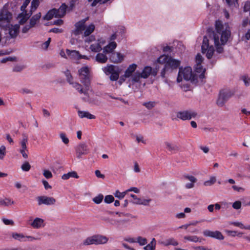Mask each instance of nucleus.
<instances>
[{"label": "nucleus", "instance_id": "obj_46", "mask_svg": "<svg viewBox=\"0 0 250 250\" xmlns=\"http://www.w3.org/2000/svg\"><path fill=\"white\" fill-rule=\"evenodd\" d=\"M25 68V66L22 65L17 64L13 68V71L15 72H20Z\"/></svg>", "mask_w": 250, "mask_h": 250}, {"label": "nucleus", "instance_id": "obj_3", "mask_svg": "<svg viewBox=\"0 0 250 250\" xmlns=\"http://www.w3.org/2000/svg\"><path fill=\"white\" fill-rule=\"evenodd\" d=\"M88 20V17H87L76 22L75 24V29L72 31V33L76 36L82 34L83 31V38L89 36L94 32L95 26L93 23L86 26L85 23Z\"/></svg>", "mask_w": 250, "mask_h": 250}, {"label": "nucleus", "instance_id": "obj_57", "mask_svg": "<svg viewBox=\"0 0 250 250\" xmlns=\"http://www.w3.org/2000/svg\"><path fill=\"white\" fill-rule=\"evenodd\" d=\"M241 202L240 201H235L232 204V207L236 209H239L241 208Z\"/></svg>", "mask_w": 250, "mask_h": 250}, {"label": "nucleus", "instance_id": "obj_47", "mask_svg": "<svg viewBox=\"0 0 250 250\" xmlns=\"http://www.w3.org/2000/svg\"><path fill=\"white\" fill-rule=\"evenodd\" d=\"M60 137L64 144L67 145L69 143V139L67 137V136L65 133H60Z\"/></svg>", "mask_w": 250, "mask_h": 250}, {"label": "nucleus", "instance_id": "obj_6", "mask_svg": "<svg viewBox=\"0 0 250 250\" xmlns=\"http://www.w3.org/2000/svg\"><path fill=\"white\" fill-rule=\"evenodd\" d=\"M108 238L105 236L97 234L87 237L83 240L82 245L89 246L91 245H102L106 244Z\"/></svg>", "mask_w": 250, "mask_h": 250}, {"label": "nucleus", "instance_id": "obj_55", "mask_svg": "<svg viewBox=\"0 0 250 250\" xmlns=\"http://www.w3.org/2000/svg\"><path fill=\"white\" fill-rule=\"evenodd\" d=\"M43 175L47 179L51 178L53 177L52 173L48 170H44Z\"/></svg>", "mask_w": 250, "mask_h": 250}, {"label": "nucleus", "instance_id": "obj_14", "mask_svg": "<svg viewBox=\"0 0 250 250\" xmlns=\"http://www.w3.org/2000/svg\"><path fill=\"white\" fill-rule=\"evenodd\" d=\"M77 157L79 158H81L83 155H86L89 152L88 146L85 143H81L79 144L76 147Z\"/></svg>", "mask_w": 250, "mask_h": 250}, {"label": "nucleus", "instance_id": "obj_17", "mask_svg": "<svg viewBox=\"0 0 250 250\" xmlns=\"http://www.w3.org/2000/svg\"><path fill=\"white\" fill-rule=\"evenodd\" d=\"M158 71L157 69H153L152 67L150 66H146L143 69L142 72L141 73L142 75V78L146 79L150 75L155 76L157 74Z\"/></svg>", "mask_w": 250, "mask_h": 250}, {"label": "nucleus", "instance_id": "obj_26", "mask_svg": "<svg viewBox=\"0 0 250 250\" xmlns=\"http://www.w3.org/2000/svg\"><path fill=\"white\" fill-rule=\"evenodd\" d=\"M137 68V65L133 63L130 65L127 69L125 70L124 74V77L129 78L132 76L133 73L135 71Z\"/></svg>", "mask_w": 250, "mask_h": 250}, {"label": "nucleus", "instance_id": "obj_7", "mask_svg": "<svg viewBox=\"0 0 250 250\" xmlns=\"http://www.w3.org/2000/svg\"><path fill=\"white\" fill-rule=\"evenodd\" d=\"M5 28V36L3 37V40H4L5 43H8L10 39H14L17 36L19 32L20 25L9 24Z\"/></svg>", "mask_w": 250, "mask_h": 250}, {"label": "nucleus", "instance_id": "obj_59", "mask_svg": "<svg viewBox=\"0 0 250 250\" xmlns=\"http://www.w3.org/2000/svg\"><path fill=\"white\" fill-rule=\"evenodd\" d=\"M230 224L234 225V226L238 227L241 229H244L245 226L243 225V224L241 222H233L230 223Z\"/></svg>", "mask_w": 250, "mask_h": 250}, {"label": "nucleus", "instance_id": "obj_40", "mask_svg": "<svg viewBox=\"0 0 250 250\" xmlns=\"http://www.w3.org/2000/svg\"><path fill=\"white\" fill-rule=\"evenodd\" d=\"M104 199V196L102 194H99L92 199V201L96 204H100Z\"/></svg>", "mask_w": 250, "mask_h": 250}, {"label": "nucleus", "instance_id": "obj_27", "mask_svg": "<svg viewBox=\"0 0 250 250\" xmlns=\"http://www.w3.org/2000/svg\"><path fill=\"white\" fill-rule=\"evenodd\" d=\"M195 71L196 73L200 74L199 75L197 74V77L199 76L200 79L204 78L206 70L203 68L201 63L195 64Z\"/></svg>", "mask_w": 250, "mask_h": 250}, {"label": "nucleus", "instance_id": "obj_30", "mask_svg": "<svg viewBox=\"0 0 250 250\" xmlns=\"http://www.w3.org/2000/svg\"><path fill=\"white\" fill-rule=\"evenodd\" d=\"M184 239L186 240H188V241L192 242H195V243H196V242L202 243V241L205 240L203 238L199 237L196 235L185 236L184 237Z\"/></svg>", "mask_w": 250, "mask_h": 250}, {"label": "nucleus", "instance_id": "obj_60", "mask_svg": "<svg viewBox=\"0 0 250 250\" xmlns=\"http://www.w3.org/2000/svg\"><path fill=\"white\" fill-rule=\"evenodd\" d=\"M203 61V58L202 56L200 54H198L195 58L196 64L202 63Z\"/></svg>", "mask_w": 250, "mask_h": 250}, {"label": "nucleus", "instance_id": "obj_15", "mask_svg": "<svg viewBox=\"0 0 250 250\" xmlns=\"http://www.w3.org/2000/svg\"><path fill=\"white\" fill-rule=\"evenodd\" d=\"M67 73H68L67 77L66 78L67 82L72 85V86L76 89L80 94H81V92H83L82 90V85L79 83L78 82H74L73 81V78L72 75L70 74V72L69 70H67Z\"/></svg>", "mask_w": 250, "mask_h": 250}, {"label": "nucleus", "instance_id": "obj_22", "mask_svg": "<svg viewBox=\"0 0 250 250\" xmlns=\"http://www.w3.org/2000/svg\"><path fill=\"white\" fill-rule=\"evenodd\" d=\"M130 196L133 199V203L139 205H148L151 201V199H145L137 198L135 195L131 194Z\"/></svg>", "mask_w": 250, "mask_h": 250}, {"label": "nucleus", "instance_id": "obj_54", "mask_svg": "<svg viewBox=\"0 0 250 250\" xmlns=\"http://www.w3.org/2000/svg\"><path fill=\"white\" fill-rule=\"evenodd\" d=\"M2 221L5 225L13 226L14 225V221L11 219L2 218Z\"/></svg>", "mask_w": 250, "mask_h": 250}, {"label": "nucleus", "instance_id": "obj_51", "mask_svg": "<svg viewBox=\"0 0 250 250\" xmlns=\"http://www.w3.org/2000/svg\"><path fill=\"white\" fill-rule=\"evenodd\" d=\"M114 197L111 195H108L105 196L104 199L105 203H106L107 204L111 203L112 202H113L114 201Z\"/></svg>", "mask_w": 250, "mask_h": 250}, {"label": "nucleus", "instance_id": "obj_41", "mask_svg": "<svg viewBox=\"0 0 250 250\" xmlns=\"http://www.w3.org/2000/svg\"><path fill=\"white\" fill-rule=\"evenodd\" d=\"M141 73H135L131 78V81L133 83H138L140 81V78H142Z\"/></svg>", "mask_w": 250, "mask_h": 250}, {"label": "nucleus", "instance_id": "obj_19", "mask_svg": "<svg viewBox=\"0 0 250 250\" xmlns=\"http://www.w3.org/2000/svg\"><path fill=\"white\" fill-rule=\"evenodd\" d=\"M125 58L124 55L117 52H113L110 56V61L115 63L122 62Z\"/></svg>", "mask_w": 250, "mask_h": 250}, {"label": "nucleus", "instance_id": "obj_1", "mask_svg": "<svg viewBox=\"0 0 250 250\" xmlns=\"http://www.w3.org/2000/svg\"><path fill=\"white\" fill-rule=\"evenodd\" d=\"M215 27L214 31L208 32V37H204L201 47L202 52L206 54L208 59L212 58L215 51L211 43L213 42L217 52L221 53L223 51L222 46L227 42L231 35L230 27L227 23H223L221 21H217L215 22Z\"/></svg>", "mask_w": 250, "mask_h": 250}, {"label": "nucleus", "instance_id": "obj_31", "mask_svg": "<svg viewBox=\"0 0 250 250\" xmlns=\"http://www.w3.org/2000/svg\"><path fill=\"white\" fill-rule=\"evenodd\" d=\"M79 117L81 118H86L89 119H95V116L88 111L79 110L78 111Z\"/></svg>", "mask_w": 250, "mask_h": 250}, {"label": "nucleus", "instance_id": "obj_21", "mask_svg": "<svg viewBox=\"0 0 250 250\" xmlns=\"http://www.w3.org/2000/svg\"><path fill=\"white\" fill-rule=\"evenodd\" d=\"M31 226L35 229L43 228L45 226L44 221L43 219L37 217L31 223Z\"/></svg>", "mask_w": 250, "mask_h": 250}, {"label": "nucleus", "instance_id": "obj_23", "mask_svg": "<svg viewBox=\"0 0 250 250\" xmlns=\"http://www.w3.org/2000/svg\"><path fill=\"white\" fill-rule=\"evenodd\" d=\"M117 47V43L115 42H111L104 46L103 48V52L104 53L109 54L114 52V49Z\"/></svg>", "mask_w": 250, "mask_h": 250}, {"label": "nucleus", "instance_id": "obj_35", "mask_svg": "<svg viewBox=\"0 0 250 250\" xmlns=\"http://www.w3.org/2000/svg\"><path fill=\"white\" fill-rule=\"evenodd\" d=\"M22 139L20 142L21 148L20 149H27L26 144L28 142V136L25 133H23Z\"/></svg>", "mask_w": 250, "mask_h": 250}, {"label": "nucleus", "instance_id": "obj_49", "mask_svg": "<svg viewBox=\"0 0 250 250\" xmlns=\"http://www.w3.org/2000/svg\"><path fill=\"white\" fill-rule=\"evenodd\" d=\"M143 105L146 106L147 109H150L152 108L155 105V103L154 102H148L144 103Z\"/></svg>", "mask_w": 250, "mask_h": 250}, {"label": "nucleus", "instance_id": "obj_25", "mask_svg": "<svg viewBox=\"0 0 250 250\" xmlns=\"http://www.w3.org/2000/svg\"><path fill=\"white\" fill-rule=\"evenodd\" d=\"M67 6L65 4H62L59 9H54L56 13V16L57 17H62L64 16L66 13V9Z\"/></svg>", "mask_w": 250, "mask_h": 250}, {"label": "nucleus", "instance_id": "obj_8", "mask_svg": "<svg viewBox=\"0 0 250 250\" xmlns=\"http://www.w3.org/2000/svg\"><path fill=\"white\" fill-rule=\"evenodd\" d=\"M39 3V0H33L31 2V9L29 13L21 12L18 15L17 19L20 24H23L26 22L32 13L36 10Z\"/></svg>", "mask_w": 250, "mask_h": 250}, {"label": "nucleus", "instance_id": "obj_16", "mask_svg": "<svg viewBox=\"0 0 250 250\" xmlns=\"http://www.w3.org/2000/svg\"><path fill=\"white\" fill-rule=\"evenodd\" d=\"M203 234L205 236L210 237L220 240L224 239V237L222 235V233L218 230L212 231L207 229L203 231Z\"/></svg>", "mask_w": 250, "mask_h": 250}, {"label": "nucleus", "instance_id": "obj_29", "mask_svg": "<svg viewBox=\"0 0 250 250\" xmlns=\"http://www.w3.org/2000/svg\"><path fill=\"white\" fill-rule=\"evenodd\" d=\"M11 237L15 240H17L20 242L27 241L26 240L25 235H24L23 233L12 232L11 233Z\"/></svg>", "mask_w": 250, "mask_h": 250}, {"label": "nucleus", "instance_id": "obj_34", "mask_svg": "<svg viewBox=\"0 0 250 250\" xmlns=\"http://www.w3.org/2000/svg\"><path fill=\"white\" fill-rule=\"evenodd\" d=\"M99 42V41H98ZM101 42H97L92 44L90 46V49L91 51L94 52H99L102 50V46L100 44Z\"/></svg>", "mask_w": 250, "mask_h": 250}, {"label": "nucleus", "instance_id": "obj_38", "mask_svg": "<svg viewBox=\"0 0 250 250\" xmlns=\"http://www.w3.org/2000/svg\"><path fill=\"white\" fill-rule=\"evenodd\" d=\"M14 204V201L9 198H5L4 199L0 198V206H9Z\"/></svg>", "mask_w": 250, "mask_h": 250}, {"label": "nucleus", "instance_id": "obj_39", "mask_svg": "<svg viewBox=\"0 0 250 250\" xmlns=\"http://www.w3.org/2000/svg\"><path fill=\"white\" fill-rule=\"evenodd\" d=\"M216 181V178L215 176H211L210 177L209 179L206 181L204 183L205 186H210L213 185Z\"/></svg>", "mask_w": 250, "mask_h": 250}, {"label": "nucleus", "instance_id": "obj_44", "mask_svg": "<svg viewBox=\"0 0 250 250\" xmlns=\"http://www.w3.org/2000/svg\"><path fill=\"white\" fill-rule=\"evenodd\" d=\"M241 79L244 82L246 86H248L250 85V77L248 76L243 75L241 77Z\"/></svg>", "mask_w": 250, "mask_h": 250}, {"label": "nucleus", "instance_id": "obj_33", "mask_svg": "<svg viewBox=\"0 0 250 250\" xmlns=\"http://www.w3.org/2000/svg\"><path fill=\"white\" fill-rule=\"evenodd\" d=\"M70 177L78 178L79 176L77 174V172L74 171L69 172L67 173L64 174L62 176V178L63 180H67Z\"/></svg>", "mask_w": 250, "mask_h": 250}, {"label": "nucleus", "instance_id": "obj_13", "mask_svg": "<svg viewBox=\"0 0 250 250\" xmlns=\"http://www.w3.org/2000/svg\"><path fill=\"white\" fill-rule=\"evenodd\" d=\"M38 204L39 206L45 205L47 206L53 205L56 203V199L52 197L46 196H40L37 197Z\"/></svg>", "mask_w": 250, "mask_h": 250}, {"label": "nucleus", "instance_id": "obj_42", "mask_svg": "<svg viewBox=\"0 0 250 250\" xmlns=\"http://www.w3.org/2000/svg\"><path fill=\"white\" fill-rule=\"evenodd\" d=\"M136 243H139L140 246H144L147 244V239L146 238L138 236L136 239Z\"/></svg>", "mask_w": 250, "mask_h": 250}, {"label": "nucleus", "instance_id": "obj_45", "mask_svg": "<svg viewBox=\"0 0 250 250\" xmlns=\"http://www.w3.org/2000/svg\"><path fill=\"white\" fill-rule=\"evenodd\" d=\"M21 168L24 171H28L31 168V165L28 162H25L21 165Z\"/></svg>", "mask_w": 250, "mask_h": 250}, {"label": "nucleus", "instance_id": "obj_28", "mask_svg": "<svg viewBox=\"0 0 250 250\" xmlns=\"http://www.w3.org/2000/svg\"><path fill=\"white\" fill-rule=\"evenodd\" d=\"M104 53H99L95 57V59L99 63H104L107 61V57Z\"/></svg>", "mask_w": 250, "mask_h": 250}, {"label": "nucleus", "instance_id": "obj_50", "mask_svg": "<svg viewBox=\"0 0 250 250\" xmlns=\"http://www.w3.org/2000/svg\"><path fill=\"white\" fill-rule=\"evenodd\" d=\"M6 154V147L4 146L0 147V159L2 160Z\"/></svg>", "mask_w": 250, "mask_h": 250}, {"label": "nucleus", "instance_id": "obj_48", "mask_svg": "<svg viewBox=\"0 0 250 250\" xmlns=\"http://www.w3.org/2000/svg\"><path fill=\"white\" fill-rule=\"evenodd\" d=\"M17 61V58L16 57H8L5 58H3L0 60L1 63H5L8 61L15 62Z\"/></svg>", "mask_w": 250, "mask_h": 250}, {"label": "nucleus", "instance_id": "obj_10", "mask_svg": "<svg viewBox=\"0 0 250 250\" xmlns=\"http://www.w3.org/2000/svg\"><path fill=\"white\" fill-rule=\"evenodd\" d=\"M197 116V112L192 109L181 110L176 113L177 118L183 121L195 119Z\"/></svg>", "mask_w": 250, "mask_h": 250}, {"label": "nucleus", "instance_id": "obj_20", "mask_svg": "<svg viewBox=\"0 0 250 250\" xmlns=\"http://www.w3.org/2000/svg\"><path fill=\"white\" fill-rule=\"evenodd\" d=\"M183 178L185 180H188L190 182L189 183H187L185 185V187L187 189L192 188L194 187V184L197 182V179L193 176L189 175H185Z\"/></svg>", "mask_w": 250, "mask_h": 250}, {"label": "nucleus", "instance_id": "obj_64", "mask_svg": "<svg viewBox=\"0 0 250 250\" xmlns=\"http://www.w3.org/2000/svg\"><path fill=\"white\" fill-rule=\"evenodd\" d=\"M244 11L245 12L250 11V1H247L245 2L244 6Z\"/></svg>", "mask_w": 250, "mask_h": 250}, {"label": "nucleus", "instance_id": "obj_52", "mask_svg": "<svg viewBox=\"0 0 250 250\" xmlns=\"http://www.w3.org/2000/svg\"><path fill=\"white\" fill-rule=\"evenodd\" d=\"M226 1L230 7H236L238 4L237 0H226Z\"/></svg>", "mask_w": 250, "mask_h": 250}, {"label": "nucleus", "instance_id": "obj_37", "mask_svg": "<svg viewBox=\"0 0 250 250\" xmlns=\"http://www.w3.org/2000/svg\"><path fill=\"white\" fill-rule=\"evenodd\" d=\"M55 11H56L54 10V9L50 10L43 17V19L48 21L52 19L53 17L57 18V16H56Z\"/></svg>", "mask_w": 250, "mask_h": 250}, {"label": "nucleus", "instance_id": "obj_2", "mask_svg": "<svg viewBox=\"0 0 250 250\" xmlns=\"http://www.w3.org/2000/svg\"><path fill=\"white\" fill-rule=\"evenodd\" d=\"M79 77L82 85V90L81 94H84L85 96L82 99L85 102L89 101L88 91L90 89V75L89 68L87 66H83L78 70Z\"/></svg>", "mask_w": 250, "mask_h": 250}, {"label": "nucleus", "instance_id": "obj_58", "mask_svg": "<svg viewBox=\"0 0 250 250\" xmlns=\"http://www.w3.org/2000/svg\"><path fill=\"white\" fill-rule=\"evenodd\" d=\"M20 92L23 94H32L33 91L28 88H22L20 90Z\"/></svg>", "mask_w": 250, "mask_h": 250}, {"label": "nucleus", "instance_id": "obj_4", "mask_svg": "<svg viewBox=\"0 0 250 250\" xmlns=\"http://www.w3.org/2000/svg\"><path fill=\"white\" fill-rule=\"evenodd\" d=\"M197 78V74L195 75H193L192 69L190 67L188 66L184 68H180L177 78V83H180L182 82L183 80L186 81H191L192 82L196 80Z\"/></svg>", "mask_w": 250, "mask_h": 250}, {"label": "nucleus", "instance_id": "obj_32", "mask_svg": "<svg viewBox=\"0 0 250 250\" xmlns=\"http://www.w3.org/2000/svg\"><path fill=\"white\" fill-rule=\"evenodd\" d=\"M41 17V13L40 12L34 15L30 20V24L31 25V26L34 27L35 25L39 21Z\"/></svg>", "mask_w": 250, "mask_h": 250}, {"label": "nucleus", "instance_id": "obj_53", "mask_svg": "<svg viewBox=\"0 0 250 250\" xmlns=\"http://www.w3.org/2000/svg\"><path fill=\"white\" fill-rule=\"evenodd\" d=\"M30 0H25L24 1L23 4L22 5V6L21 7V11H22L21 12L27 13V11H26L25 9L26 8V7L27 6V5H28V4L29 3Z\"/></svg>", "mask_w": 250, "mask_h": 250}, {"label": "nucleus", "instance_id": "obj_43", "mask_svg": "<svg viewBox=\"0 0 250 250\" xmlns=\"http://www.w3.org/2000/svg\"><path fill=\"white\" fill-rule=\"evenodd\" d=\"M126 193L127 191H126L123 192H120L119 190H117L114 195L116 197L119 198V199H122L124 198Z\"/></svg>", "mask_w": 250, "mask_h": 250}, {"label": "nucleus", "instance_id": "obj_61", "mask_svg": "<svg viewBox=\"0 0 250 250\" xmlns=\"http://www.w3.org/2000/svg\"><path fill=\"white\" fill-rule=\"evenodd\" d=\"M33 27L30 24L25 25L21 30L22 33H26L28 32L30 28Z\"/></svg>", "mask_w": 250, "mask_h": 250}, {"label": "nucleus", "instance_id": "obj_12", "mask_svg": "<svg viewBox=\"0 0 250 250\" xmlns=\"http://www.w3.org/2000/svg\"><path fill=\"white\" fill-rule=\"evenodd\" d=\"M12 19V14L6 9H2L0 12V27H7L10 24Z\"/></svg>", "mask_w": 250, "mask_h": 250}, {"label": "nucleus", "instance_id": "obj_62", "mask_svg": "<svg viewBox=\"0 0 250 250\" xmlns=\"http://www.w3.org/2000/svg\"><path fill=\"white\" fill-rule=\"evenodd\" d=\"M109 0H94L92 3H91L92 6H95L97 5V4L99 2L101 3H104Z\"/></svg>", "mask_w": 250, "mask_h": 250}, {"label": "nucleus", "instance_id": "obj_63", "mask_svg": "<svg viewBox=\"0 0 250 250\" xmlns=\"http://www.w3.org/2000/svg\"><path fill=\"white\" fill-rule=\"evenodd\" d=\"M144 249L145 250H154L155 249V247L151 244L149 243L146 246L144 247Z\"/></svg>", "mask_w": 250, "mask_h": 250}, {"label": "nucleus", "instance_id": "obj_9", "mask_svg": "<svg viewBox=\"0 0 250 250\" xmlns=\"http://www.w3.org/2000/svg\"><path fill=\"white\" fill-rule=\"evenodd\" d=\"M102 70L105 75H110L109 78L111 81H116L119 79L120 71L118 66L109 64L103 67Z\"/></svg>", "mask_w": 250, "mask_h": 250}, {"label": "nucleus", "instance_id": "obj_36", "mask_svg": "<svg viewBox=\"0 0 250 250\" xmlns=\"http://www.w3.org/2000/svg\"><path fill=\"white\" fill-rule=\"evenodd\" d=\"M165 144L166 145V149L171 152L176 151L178 150V147L175 145L172 144L168 142H166Z\"/></svg>", "mask_w": 250, "mask_h": 250}, {"label": "nucleus", "instance_id": "obj_24", "mask_svg": "<svg viewBox=\"0 0 250 250\" xmlns=\"http://www.w3.org/2000/svg\"><path fill=\"white\" fill-rule=\"evenodd\" d=\"M159 243L161 245H162L165 247L168 246L169 245H172L173 246H178L179 243L177 240H176L174 238H169L167 239H166L165 241H159Z\"/></svg>", "mask_w": 250, "mask_h": 250}, {"label": "nucleus", "instance_id": "obj_5", "mask_svg": "<svg viewBox=\"0 0 250 250\" xmlns=\"http://www.w3.org/2000/svg\"><path fill=\"white\" fill-rule=\"evenodd\" d=\"M157 61L160 63L165 64V69H168L170 71L176 69L181 63L180 61L165 55H161Z\"/></svg>", "mask_w": 250, "mask_h": 250}, {"label": "nucleus", "instance_id": "obj_11", "mask_svg": "<svg viewBox=\"0 0 250 250\" xmlns=\"http://www.w3.org/2000/svg\"><path fill=\"white\" fill-rule=\"evenodd\" d=\"M234 95V93L230 90H222L220 91L218 99L217 104L220 106H223L225 103Z\"/></svg>", "mask_w": 250, "mask_h": 250}, {"label": "nucleus", "instance_id": "obj_18", "mask_svg": "<svg viewBox=\"0 0 250 250\" xmlns=\"http://www.w3.org/2000/svg\"><path fill=\"white\" fill-rule=\"evenodd\" d=\"M66 52L69 57L72 59L77 60L81 59H88V57L86 56L81 55L78 51L66 49Z\"/></svg>", "mask_w": 250, "mask_h": 250}, {"label": "nucleus", "instance_id": "obj_56", "mask_svg": "<svg viewBox=\"0 0 250 250\" xmlns=\"http://www.w3.org/2000/svg\"><path fill=\"white\" fill-rule=\"evenodd\" d=\"M84 41L85 42L90 43L95 40V37L93 35L89 36L86 37H84Z\"/></svg>", "mask_w": 250, "mask_h": 250}]
</instances>
